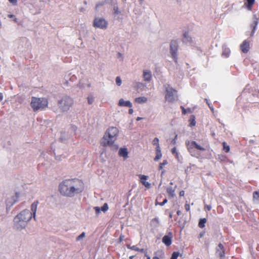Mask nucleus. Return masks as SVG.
I'll return each mask as SVG.
<instances>
[{
  "label": "nucleus",
  "instance_id": "72a5a7b5",
  "mask_svg": "<svg viewBox=\"0 0 259 259\" xmlns=\"http://www.w3.org/2000/svg\"><path fill=\"white\" fill-rule=\"evenodd\" d=\"M115 80H116V84L118 86L121 85V80L120 77H119V76L116 77Z\"/></svg>",
  "mask_w": 259,
  "mask_h": 259
},
{
  "label": "nucleus",
  "instance_id": "f03ea898",
  "mask_svg": "<svg viewBox=\"0 0 259 259\" xmlns=\"http://www.w3.org/2000/svg\"><path fill=\"white\" fill-rule=\"evenodd\" d=\"M33 215L34 219H35V211H21L14 219V227L18 230L21 231L24 229L29 221Z\"/></svg>",
  "mask_w": 259,
  "mask_h": 259
},
{
  "label": "nucleus",
  "instance_id": "6e6d98bb",
  "mask_svg": "<svg viewBox=\"0 0 259 259\" xmlns=\"http://www.w3.org/2000/svg\"><path fill=\"white\" fill-rule=\"evenodd\" d=\"M141 119H142V118L138 117L137 118V120H138H138H141Z\"/></svg>",
  "mask_w": 259,
  "mask_h": 259
},
{
  "label": "nucleus",
  "instance_id": "bb28decb",
  "mask_svg": "<svg viewBox=\"0 0 259 259\" xmlns=\"http://www.w3.org/2000/svg\"><path fill=\"white\" fill-rule=\"evenodd\" d=\"M168 162L166 160H164L162 162L160 163L159 166H158V170H160L163 169V167L164 165L167 164Z\"/></svg>",
  "mask_w": 259,
  "mask_h": 259
},
{
  "label": "nucleus",
  "instance_id": "0eeeda50",
  "mask_svg": "<svg viewBox=\"0 0 259 259\" xmlns=\"http://www.w3.org/2000/svg\"><path fill=\"white\" fill-rule=\"evenodd\" d=\"M165 99L170 103H172L178 100L177 91L168 84L165 85Z\"/></svg>",
  "mask_w": 259,
  "mask_h": 259
},
{
  "label": "nucleus",
  "instance_id": "a211bd4d",
  "mask_svg": "<svg viewBox=\"0 0 259 259\" xmlns=\"http://www.w3.org/2000/svg\"><path fill=\"white\" fill-rule=\"evenodd\" d=\"M156 156L154 158L155 161H158L162 157V154L161 153L160 147H156Z\"/></svg>",
  "mask_w": 259,
  "mask_h": 259
},
{
  "label": "nucleus",
  "instance_id": "ddd939ff",
  "mask_svg": "<svg viewBox=\"0 0 259 259\" xmlns=\"http://www.w3.org/2000/svg\"><path fill=\"white\" fill-rule=\"evenodd\" d=\"M217 253L221 258H223L225 256V250L223 245L221 243H219L217 247Z\"/></svg>",
  "mask_w": 259,
  "mask_h": 259
},
{
  "label": "nucleus",
  "instance_id": "2eb2a0df",
  "mask_svg": "<svg viewBox=\"0 0 259 259\" xmlns=\"http://www.w3.org/2000/svg\"><path fill=\"white\" fill-rule=\"evenodd\" d=\"M18 197L19 196L18 193H16V196L15 197L14 196L11 198H8L6 201L7 206L10 207L13 205L17 201V199Z\"/></svg>",
  "mask_w": 259,
  "mask_h": 259
},
{
  "label": "nucleus",
  "instance_id": "3c124183",
  "mask_svg": "<svg viewBox=\"0 0 259 259\" xmlns=\"http://www.w3.org/2000/svg\"><path fill=\"white\" fill-rule=\"evenodd\" d=\"M95 210H101V208L99 207H95Z\"/></svg>",
  "mask_w": 259,
  "mask_h": 259
},
{
  "label": "nucleus",
  "instance_id": "603ef678",
  "mask_svg": "<svg viewBox=\"0 0 259 259\" xmlns=\"http://www.w3.org/2000/svg\"><path fill=\"white\" fill-rule=\"evenodd\" d=\"M177 136H176L175 137V139H174L172 141V142L174 143V144H176V139L177 138Z\"/></svg>",
  "mask_w": 259,
  "mask_h": 259
},
{
  "label": "nucleus",
  "instance_id": "9d476101",
  "mask_svg": "<svg viewBox=\"0 0 259 259\" xmlns=\"http://www.w3.org/2000/svg\"><path fill=\"white\" fill-rule=\"evenodd\" d=\"M140 178V182L147 188H149L151 186V184L146 181L148 179V177L147 176L140 175H139Z\"/></svg>",
  "mask_w": 259,
  "mask_h": 259
},
{
  "label": "nucleus",
  "instance_id": "37998d69",
  "mask_svg": "<svg viewBox=\"0 0 259 259\" xmlns=\"http://www.w3.org/2000/svg\"><path fill=\"white\" fill-rule=\"evenodd\" d=\"M184 194H185V192L183 190L180 191V193H179L180 196H181H181H184Z\"/></svg>",
  "mask_w": 259,
  "mask_h": 259
},
{
  "label": "nucleus",
  "instance_id": "4468645a",
  "mask_svg": "<svg viewBox=\"0 0 259 259\" xmlns=\"http://www.w3.org/2000/svg\"><path fill=\"white\" fill-rule=\"evenodd\" d=\"M118 105L120 107H128L130 108L132 107V104L130 101H124L123 99H120L119 100Z\"/></svg>",
  "mask_w": 259,
  "mask_h": 259
},
{
  "label": "nucleus",
  "instance_id": "4c0bfd02",
  "mask_svg": "<svg viewBox=\"0 0 259 259\" xmlns=\"http://www.w3.org/2000/svg\"><path fill=\"white\" fill-rule=\"evenodd\" d=\"M8 17L10 18H14V21L15 22H17V19L15 17V16L14 15H12V14L8 15Z\"/></svg>",
  "mask_w": 259,
  "mask_h": 259
},
{
  "label": "nucleus",
  "instance_id": "e2e57ef3",
  "mask_svg": "<svg viewBox=\"0 0 259 259\" xmlns=\"http://www.w3.org/2000/svg\"><path fill=\"white\" fill-rule=\"evenodd\" d=\"M229 52H230V51H228V53L226 52V54H229Z\"/></svg>",
  "mask_w": 259,
  "mask_h": 259
},
{
  "label": "nucleus",
  "instance_id": "6e6552de",
  "mask_svg": "<svg viewBox=\"0 0 259 259\" xmlns=\"http://www.w3.org/2000/svg\"><path fill=\"white\" fill-rule=\"evenodd\" d=\"M108 25V22L103 18H96L93 22V26L100 29H106Z\"/></svg>",
  "mask_w": 259,
  "mask_h": 259
},
{
  "label": "nucleus",
  "instance_id": "c9c22d12",
  "mask_svg": "<svg viewBox=\"0 0 259 259\" xmlns=\"http://www.w3.org/2000/svg\"><path fill=\"white\" fill-rule=\"evenodd\" d=\"M94 101V99L93 97H89L88 98V101L89 104H92Z\"/></svg>",
  "mask_w": 259,
  "mask_h": 259
},
{
  "label": "nucleus",
  "instance_id": "09e8293b",
  "mask_svg": "<svg viewBox=\"0 0 259 259\" xmlns=\"http://www.w3.org/2000/svg\"><path fill=\"white\" fill-rule=\"evenodd\" d=\"M123 237L124 236H121L119 239V242H121L122 240H123Z\"/></svg>",
  "mask_w": 259,
  "mask_h": 259
},
{
  "label": "nucleus",
  "instance_id": "20e7f679",
  "mask_svg": "<svg viewBox=\"0 0 259 259\" xmlns=\"http://www.w3.org/2000/svg\"><path fill=\"white\" fill-rule=\"evenodd\" d=\"M186 145L190 155L197 158L200 157V153L198 151H204L205 150V148L194 141H188L186 142Z\"/></svg>",
  "mask_w": 259,
  "mask_h": 259
},
{
  "label": "nucleus",
  "instance_id": "5fc2aeb1",
  "mask_svg": "<svg viewBox=\"0 0 259 259\" xmlns=\"http://www.w3.org/2000/svg\"><path fill=\"white\" fill-rule=\"evenodd\" d=\"M145 255L147 257V259H151L150 257L148 254H147L146 253H145Z\"/></svg>",
  "mask_w": 259,
  "mask_h": 259
},
{
  "label": "nucleus",
  "instance_id": "e433bc0d",
  "mask_svg": "<svg viewBox=\"0 0 259 259\" xmlns=\"http://www.w3.org/2000/svg\"><path fill=\"white\" fill-rule=\"evenodd\" d=\"M114 10V14L115 15H117L120 14V12L119 11L118 8L117 7H115L113 9Z\"/></svg>",
  "mask_w": 259,
  "mask_h": 259
},
{
  "label": "nucleus",
  "instance_id": "a18cd8bd",
  "mask_svg": "<svg viewBox=\"0 0 259 259\" xmlns=\"http://www.w3.org/2000/svg\"><path fill=\"white\" fill-rule=\"evenodd\" d=\"M133 112H134V111L132 108H131L130 109H129V110H128L129 114H133Z\"/></svg>",
  "mask_w": 259,
  "mask_h": 259
},
{
  "label": "nucleus",
  "instance_id": "8fccbe9b",
  "mask_svg": "<svg viewBox=\"0 0 259 259\" xmlns=\"http://www.w3.org/2000/svg\"><path fill=\"white\" fill-rule=\"evenodd\" d=\"M185 207H186V209L187 210H189V207H190V206H189V205L186 204V205H185Z\"/></svg>",
  "mask_w": 259,
  "mask_h": 259
},
{
  "label": "nucleus",
  "instance_id": "864d4df0",
  "mask_svg": "<svg viewBox=\"0 0 259 259\" xmlns=\"http://www.w3.org/2000/svg\"><path fill=\"white\" fill-rule=\"evenodd\" d=\"M127 247L128 248V249H132V246H131L130 245H127Z\"/></svg>",
  "mask_w": 259,
  "mask_h": 259
},
{
  "label": "nucleus",
  "instance_id": "c85d7f7f",
  "mask_svg": "<svg viewBox=\"0 0 259 259\" xmlns=\"http://www.w3.org/2000/svg\"><path fill=\"white\" fill-rule=\"evenodd\" d=\"M38 202L36 201L34 202L31 206V210H36L37 206L38 205Z\"/></svg>",
  "mask_w": 259,
  "mask_h": 259
},
{
  "label": "nucleus",
  "instance_id": "c756f323",
  "mask_svg": "<svg viewBox=\"0 0 259 259\" xmlns=\"http://www.w3.org/2000/svg\"><path fill=\"white\" fill-rule=\"evenodd\" d=\"M152 144L153 145H156V147H160L159 144V139L157 138H155L152 141Z\"/></svg>",
  "mask_w": 259,
  "mask_h": 259
},
{
  "label": "nucleus",
  "instance_id": "13d9d810",
  "mask_svg": "<svg viewBox=\"0 0 259 259\" xmlns=\"http://www.w3.org/2000/svg\"><path fill=\"white\" fill-rule=\"evenodd\" d=\"M139 251H141V252H144V249H139Z\"/></svg>",
  "mask_w": 259,
  "mask_h": 259
},
{
  "label": "nucleus",
  "instance_id": "412c9836",
  "mask_svg": "<svg viewBox=\"0 0 259 259\" xmlns=\"http://www.w3.org/2000/svg\"><path fill=\"white\" fill-rule=\"evenodd\" d=\"M175 190L172 187H170L167 188L166 192L168 194L169 196L171 198H173L175 196Z\"/></svg>",
  "mask_w": 259,
  "mask_h": 259
},
{
  "label": "nucleus",
  "instance_id": "cd10ccee",
  "mask_svg": "<svg viewBox=\"0 0 259 259\" xmlns=\"http://www.w3.org/2000/svg\"><path fill=\"white\" fill-rule=\"evenodd\" d=\"M223 145L224 151H225L226 153L229 152L230 151V146L229 145H227L226 144V143L225 142L223 143Z\"/></svg>",
  "mask_w": 259,
  "mask_h": 259
},
{
  "label": "nucleus",
  "instance_id": "f8f14e48",
  "mask_svg": "<svg viewBox=\"0 0 259 259\" xmlns=\"http://www.w3.org/2000/svg\"><path fill=\"white\" fill-rule=\"evenodd\" d=\"M241 51L244 53L248 52L249 49V43L246 40H245L240 45Z\"/></svg>",
  "mask_w": 259,
  "mask_h": 259
},
{
  "label": "nucleus",
  "instance_id": "49530a36",
  "mask_svg": "<svg viewBox=\"0 0 259 259\" xmlns=\"http://www.w3.org/2000/svg\"><path fill=\"white\" fill-rule=\"evenodd\" d=\"M3 99V95L2 93H0V101H2Z\"/></svg>",
  "mask_w": 259,
  "mask_h": 259
},
{
  "label": "nucleus",
  "instance_id": "a19ab883",
  "mask_svg": "<svg viewBox=\"0 0 259 259\" xmlns=\"http://www.w3.org/2000/svg\"><path fill=\"white\" fill-rule=\"evenodd\" d=\"M10 3L13 4L14 5H16L17 3V0H9Z\"/></svg>",
  "mask_w": 259,
  "mask_h": 259
},
{
  "label": "nucleus",
  "instance_id": "6ab92c4d",
  "mask_svg": "<svg viewBox=\"0 0 259 259\" xmlns=\"http://www.w3.org/2000/svg\"><path fill=\"white\" fill-rule=\"evenodd\" d=\"M128 152L126 148H121L119 150V155L120 156L126 158L127 157Z\"/></svg>",
  "mask_w": 259,
  "mask_h": 259
},
{
  "label": "nucleus",
  "instance_id": "f257e3e1",
  "mask_svg": "<svg viewBox=\"0 0 259 259\" xmlns=\"http://www.w3.org/2000/svg\"><path fill=\"white\" fill-rule=\"evenodd\" d=\"M84 189V184L78 179H70L63 180L58 186V191L63 196L73 197L81 194Z\"/></svg>",
  "mask_w": 259,
  "mask_h": 259
},
{
  "label": "nucleus",
  "instance_id": "423d86ee",
  "mask_svg": "<svg viewBox=\"0 0 259 259\" xmlns=\"http://www.w3.org/2000/svg\"><path fill=\"white\" fill-rule=\"evenodd\" d=\"M73 104V101L69 96H64L58 102V106L62 111H68Z\"/></svg>",
  "mask_w": 259,
  "mask_h": 259
},
{
  "label": "nucleus",
  "instance_id": "4d7b16f0",
  "mask_svg": "<svg viewBox=\"0 0 259 259\" xmlns=\"http://www.w3.org/2000/svg\"><path fill=\"white\" fill-rule=\"evenodd\" d=\"M153 259H159V258L157 256H154Z\"/></svg>",
  "mask_w": 259,
  "mask_h": 259
},
{
  "label": "nucleus",
  "instance_id": "b1692460",
  "mask_svg": "<svg viewBox=\"0 0 259 259\" xmlns=\"http://www.w3.org/2000/svg\"><path fill=\"white\" fill-rule=\"evenodd\" d=\"M189 122L191 126H194L196 125L195 116L194 115L190 116Z\"/></svg>",
  "mask_w": 259,
  "mask_h": 259
},
{
  "label": "nucleus",
  "instance_id": "de8ad7c7",
  "mask_svg": "<svg viewBox=\"0 0 259 259\" xmlns=\"http://www.w3.org/2000/svg\"><path fill=\"white\" fill-rule=\"evenodd\" d=\"M166 202H167V199H165L163 201V202H162L161 203H160V205H163V204H164Z\"/></svg>",
  "mask_w": 259,
  "mask_h": 259
},
{
  "label": "nucleus",
  "instance_id": "f3484780",
  "mask_svg": "<svg viewBox=\"0 0 259 259\" xmlns=\"http://www.w3.org/2000/svg\"><path fill=\"white\" fill-rule=\"evenodd\" d=\"M148 101L147 98L145 97H140L135 99V102L138 104H142L146 103Z\"/></svg>",
  "mask_w": 259,
  "mask_h": 259
},
{
  "label": "nucleus",
  "instance_id": "aec40b11",
  "mask_svg": "<svg viewBox=\"0 0 259 259\" xmlns=\"http://www.w3.org/2000/svg\"><path fill=\"white\" fill-rule=\"evenodd\" d=\"M192 40V38L190 36H189L188 32H185L183 34V41L184 42H190Z\"/></svg>",
  "mask_w": 259,
  "mask_h": 259
},
{
  "label": "nucleus",
  "instance_id": "1a4fd4ad",
  "mask_svg": "<svg viewBox=\"0 0 259 259\" xmlns=\"http://www.w3.org/2000/svg\"><path fill=\"white\" fill-rule=\"evenodd\" d=\"M178 50V44L177 40H172L170 45V51L171 55L176 62H177V51Z\"/></svg>",
  "mask_w": 259,
  "mask_h": 259
},
{
  "label": "nucleus",
  "instance_id": "dca6fc26",
  "mask_svg": "<svg viewBox=\"0 0 259 259\" xmlns=\"http://www.w3.org/2000/svg\"><path fill=\"white\" fill-rule=\"evenodd\" d=\"M143 77L145 81H150L152 77L151 71L149 70H144L143 71Z\"/></svg>",
  "mask_w": 259,
  "mask_h": 259
},
{
  "label": "nucleus",
  "instance_id": "473e14b6",
  "mask_svg": "<svg viewBox=\"0 0 259 259\" xmlns=\"http://www.w3.org/2000/svg\"><path fill=\"white\" fill-rule=\"evenodd\" d=\"M179 255V252H174L170 259H177L178 256Z\"/></svg>",
  "mask_w": 259,
  "mask_h": 259
},
{
  "label": "nucleus",
  "instance_id": "79ce46f5",
  "mask_svg": "<svg viewBox=\"0 0 259 259\" xmlns=\"http://www.w3.org/2000/svg\"><path fill=\"white\" fill-rule=\"evenodd\" d=\"M132 250H136V251H139V248L137 246H132Z\"/></svg>",
  "mask_w": 259,
  "mask_h": 259
},
{
  "label": "nucleus",
  "instance_id": "58836bf2",
  "mask_svg": "<svg viewBox=\"0 0 259 259\" xmlns=\"http://www.w3.org/2000/svg\"><path fill=\"white\" fill-rule=\"evenodd\" d=\"M171 153L172 154H176L177 156L178 155V152H177V148L176 147H174L172 149H171Z\"/></svg>",
  "mask_w": 259,
  "mask_h": 259
},
{
  "label": "nucleus",
  "instance_id": "5701e85b",
  "mask_svg": "<svg viewBox=\"0 0 259 259\" xmlns=\"http://www.w3.org/2000/svg\"><path fill=\"white\" fill-rule=\"evenodd\" d=\"M181 109H182V114L184 115L187 113H192L193 112V110L190 108L185 109L183 106H181Z\"/></svg>",
  "mask_w": 259,
  "mask_h": 259
},
{
  "label": "nucleus",
  "instance_id": "a878e982",
  "mask_svg": "<svg viewBox=\"0 0 259 259\" xmlns=\"http://www.w3.org/2000/svg\"><path fill=\"white\" fill-rule=\"evenodd\" d=\"M206 222V219L205 218L201 219L198 224V226L200 228H203L205 227V224Z\"/></svg>",
  "mask_w": 259,
  "mask_h": 259
},
{
  "label": "nucleus",
  "instance_id": "393cba45",
  "mask_svg": "<svg viewBox=\"0 0 259 259\" xmlns=\"http://www.w3.org/2000/svg\"><path fill=\"white\" fill-rule=\"evenodd\" d=\"M253 200L254 201L259 202V192H258V191L253 192Z\"/></svg>",
  "mask_w": 259,
  "mask_h": 259
},
{
  "label": "nucleus",
  "instance_id": "4be33fe9",
  "mask_svg": "<svg viewBox=\"0 0 259 259\" xmlns=\"http://www.w3.org/2000/svg\"><path fill=\"white\" fill-rule=\"evenodd\" d=\"M246 3L245 4L246 5V7L248 10H251L252 9V7L253 5H254L255 3V0H246Z\"/></svg>",
  "mask_w": 259,
  "mask_h": 259
},
{
  "label": "nucleus",
  "instance_id": "7ed1b4c3",
  "mask_svg": "<svg viewBox=\"0 0 259 259\" xmlns=\"http://www.w3.org/2000/svg\"><path fill=\"white\" fill-rule=\"evenodd\" d=\"M119 131L116 127H109L101 140V144L104 147L111 146L118 136Z\"/></svg>",
  "mask_w": 259,
  "mask_h": 259
},
{
  "label": "nucleus",
  "instance_id": "9b49d317",
  "mask_svg": "<svg viewBox=\"0 0 259 259\" xmlns=\"http://www.w3.org/2000/svg\"><path fill=\"white\" fill-rule=\"evenodd\" d=\"M172 235L171 233H169L167 235H165L162 238V242L167 246H169L171 244Z\"/></svg>",
  "mask_w": 259,
  "mask_h": 259
},
{
  "label": "nucleus",
  "instance_id": "0e129e2a",
  "mask_svg": "<svg viewBox=\"0 0 259 259\" xmlns=\"http://www.w3.org/2000/svg\"><path fill=\"white\" fill-rule=\"evenodd\" d=\"M164 171H162V172H161L162 174H163L164 173Z\"/></svg>",
  "mask_w": 259,
  "mask_h": 259
},
{
  "label": "nucleus",
  "instance_id": "7c9ffc66",
  "mask_svg": "<svg viewBox=\"0 0 259 259\" xmlns=\"http://www.w3.org/2000/svg\"><path fill=\"white\" fill-rule=\"evenodd\" d=\"M257 25V21H254L253 22V23H252L251 25V27L252 28V33H254V31H255V28H256V27Z\"/></svg>",
  "mask_w": 259,
  "mask_h": 259
},
{
  "label": "nucleus",
  "instance_id": "052dcab7",
  "mask_svg": "<svg viewBox=\"0 0 259 259\" xmlns=\"http://www.w3.org/2000/svg\"><path fill=\"white\" fill-rule=\"evenodd\" d=\"M229 56V54H226V57H228Z\"/></svg>",
  "mask_w": 259,
  "mask_h": 259
},
{
  "label": "nucleus",
  "instance_id": "680f3d73",
  "mask_svg": "<svg viewBox=\"0 0 259 259\" xmlns=\"http://www.w3.org/2000/svg\"><path fill=\"white\" fill-rule=\"evenodd\" d=\"M155 222L156 221V219H155V220H153L152 221V222H155Z\"/></svg>",
  "mask_w": 259,
  "mask_h": 259
},
{
  "label": "nucleus",
  "instance_id": "bf43d9fd",
  "mask_svg": "<svg viewBox=\"0 0 259 259\" xmlns=\"http://www.w3.org/2000/svg\"><path fill=\"white\" fill-rule=\"evenodd\" d=\"M180 212H181V211H177V214H178V215H180Z\"/></svg>",
  "mask_w": 259,
  "mask_h": 259
},
{
  "label": "nucleus",
  "instance_id": "69168bd1",
  "mask_svg": "<svg viewBox=\"0 0 259 259\" xmlns=\"http://www.w3.org/2000/svg\"><path fill=\"white\" fill-rule=\"evenodd\" d=\"M223 55L225 54V52H224L223 53Z\"/></svg>",
  "mask_w": 259,
  "mask_h": 259
},
{
  "label": "nucleus",
  "instance_id": "2f4dec72",
  "mask_svg": "<svg viewBox=\"0 0 259 259\" xmlns=\"http://www.w3.org/2000/svg\"><path fill=\"white\" fill-rule=\"evenodd\" d=\"M85 236V233L82 232L80 235H79L76 238V240L78 241L82 240L83 238H84Z\"/></svg>",
  "mask_w": 259,
  "mask_h": 259
},
{
  "label": "nucleus",
  "instance_id": "f704fd0d",
  "mask_svg": "<svg viewBox=\"0 0 259 259\" xmlns=\"http://www.w3.org/2000/svg\"><path fill=\"white\" fill-rule=\"evenodd\" d=\"M108 209V205L107 203H105L101 208V210H107Z\"/></svg>",
  "mask_w": 259,
  "mask_h": 259
},
{
  "label": "nucleus",
  "instance_id": "ea45409f",
  "mask_svg": "<svg viewBox=\"0 0 259 259\" xmlns=\"http://www.w3.org/2000/svg\"><path fill=\"white\" fill-rule=\"evenodd\" d=\"M104 4V2L99 3H98V4L96 5V9H97V8H99V7L103 6Z\"/></svg>",
  "mask_w": 259,
  "mask_h": 259
},
{
  "label": "nucleus",
  "instance_id": "c03bdc74",
  "mask_svg": "<svg viewBox=\"0 0 259 259\" xmlns=\"http://www.w3.org/2000/svg\"><path fill=\"white\" fill-rule=\"evenodd\" d=\"M136 84H137V86L136 87V88H138V87H140L143 85V84L140 82H137Z\"/></svg>",
  "mask_w": 259,
  "mask_h": 259
},
{
  "label": "nucleus",
  "instance_id": "39448f33",
  "mask_svg": "<svg viewBox=\"0 0 259 259\" xmlns=\"http://www.w3.org/2000/svg\"><path fill=\"white\" fill-rule=\"evenodd\" d=\"M30 105L34 112L38 110H42L48 107V100L46 98L32 97Z\"/></svg>",
  "mask_w": 259,
  "mask_h": 259
}]
</instances>
